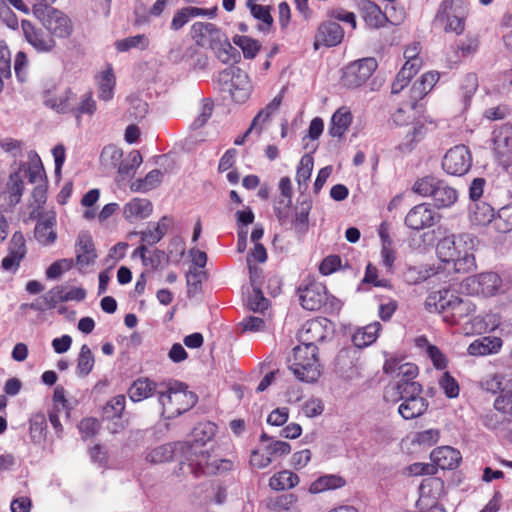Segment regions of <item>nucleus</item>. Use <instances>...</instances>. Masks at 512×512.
<instances>
[{
    "label": "nucleus",
    "instance_id": "1",
    "mask_svg": "<svg viewBox=\"0 0 512 512\" xmlns=\"http://www.w3.org/2000/svg\"><path fill=\"white\" fill-rule=\"evenodd\" d=\"M198 447L193 448L187 443L175 442L166 443L146 451L145 459L150 464H162L174 458L176 453H181L182 460L180 461L181 470L199 477L202 474H215L219 471V467L208 462L209 455L197 450Z\"/></svg>",
    "mask_w": 512,
    "mask_h": 512
},
{
    "label": "nucleus",
    "instance_id": "2",
    "mask_svg": "<svg viewBox=\"0 0 512 512\" xmlns=\"http://www.w3.org/2000/svg\"><path fill=\"white\" fill-rule=\"evenodd\" d=\"M476 242L469 233L450 234L438 241L436 253L439 260L451 264L455 272L468 273L476 268Z\"/></svg>",
    "mask_w": 512,
    "mask_h": 512
},
{
    "label": "nucleus",
    "instance_id": "3",
    "mask_svg": "<svg viewBox=\"0 0 512 512\" xmlns=\"http://www.w3.org/2000/svg\"><path fill=\"white\" fill-rule=\"evenodd\" d=\"M425 309L430 313H439L449 325L459 324L462 319L475 312V305L469 299L455 295L449 289L430 293L425 302Z\"/></svg>",
    "mask_w": 512,
    "mask_h": 512
},
{
    "label": "nucleus",
    "instance_id": "4",
    "mask_svg": "<svg viewBox=\"0 0 512 512\" xmlns=\"http://www.w3.org/2000/svg\"><path fill=\"white\" fill-rule=\"evenodd\" d=\"M190 33L198 46L210 48L216 58L224 64L236 61L239 57L226 34L214 23L195 22Z\"/></svg>",
    "mask_w": 512,
    "mask_h": 512
},
{
    "label": "nucleus",
    "instance_id": "5",
    "mask_svg": "<svg viewBox=\"0 0 512 512\" xmlns=\"http://www.w3.org/2000/svg\"><path fill=\"white\" fill-rule=\"evenodd\" d=\"M158 402L162 415L168 419L175 418L190 410L197 402L195 393L189 391L184 383L174 381L157 390Z\"/></svg>",
    "mask_w": 512,
    "mask_h": 512
},
{
    "label": "nucleus",
    "instance_id": "6",
    "mask_svg": "<svg viewBox=\"0 0 512 512\" xmlns=\"http://www.w3.org/2000/svg\"><path fill=\"white\" fill-rule=\"evenodd\" d=\"M288 368L301 382L313 383L321 376L317 346H296L288 359Z\"/></svg>",
    "mask_w": 512,
    "mask_h": 512
},
{
    "label": "nucleus",
    "instance_id": "7",
    "mask_svg": "<svg viewBox=\"0 0 512 512\" xmlns=\"http://www.w3.org/2000/svg\"><path fill=\"white\" fill-rule=\"evenodd\" d=\"M469 6L464 0H442L434 16V24L445 33L462 35L466 29Z\"/></svg>",
    "mask_w": 512,
    "mask_h": 512
},
{
    "label": "nucleus",
    "instance_id": "8",
    "mask_svg": "<svg viewBox=\"0 0 512 512\" xmlns=\"http://www.w3.org/2000/svg\"><path fill=\"white\" fill-rule=\"evenodd\" d=\"M217 84L219 89L229 93L232 100L236 103L246 102L252 92V85L248 74L235 66H230L219 72Z\"/></svg>",
    "mask_w": 512,
    "mask_h": 512
},
{
    "label": "nucleus",
    "instance_id": "9",
    "mask_svg": "<svg viewBox=\"0 0 512 512\" xmlns=\"http://www.w3.org/2000/svg\"><path fill=\"white\" fill-rule=\"evenodd\" d=\"M33 15L53 38H67L73 31L70 18L49 5H33Z\"/></svg>",
    "mask_w": 512,
    "mask_h": 512
},
{
    "label": "nucleus",
    "instance_id": "10",
    "mask_svg": "<svg viewBox=\"0 0 512 512\" xmlns=\"http://www.w3.org/2000/svg\"><path fill=\"white\" fill-rule=\"evenodd\" d=\"M502 287V279L497 273L485 272L467 277L461 283V290L469 295L490 297Z\"/></svg>",
    "mask_w": 512,
    "mask_h": 512
},
{
    "label": "nucleus",
    "instance_id": "11",
    "mask_svg": "<svg viewBox=\"0 0 512 512\" xmlns=\"http://www.w3.org/2000/svg\"><path fill=\"white\" fill-rule=\"evenodd\" d=\"M377 67L378 63L373 57L356 60L345 67L342 83L347 88H358L367 82Z\"/></svg>",
    "mask_w": 512,
    "mask_h": 512
},
{
    "label": "nucleus",
    "instance_id": "12",
    "mask_svg": "<svg viewBox=\"0 0 512 512\" xmlns=\"http://www.w3.org/2000/svg\"><path fill=\"white\" fill-rule=\"evenodd\" d=\"M311 208L312 203L304 199L295 206L292 218L289 217V208L281 206L275 207V214L281 225H290L298 234L303 235L308 231Z\"/></svg>",
    "mask_w": 512,
    "mask_h": 512
},
{
    "label": "nucleus",
    "instance_id": "13",
    "mask_svg": "<svg viewBox=\"0 0 512 512\" xmlns=\"http://www.w3.org/2000/svg\"><path fill=\"white\" fill-rule=\"evenodd\" d=\"M472 166V154L465 145L450 148L443 157L442 168L453 176L465 175Z\"/></svg>",
    "mask_w": 512,
    "mask_h": 512
},
{
    "label": "nucleus",
    "instance_id": "14",
    "mask_svg": "<svg viewBox=\"0 0 512 512\" xmlns=\"http://www.w3.org/2000/svg\"><path fill=\"white\" fill-rule=\"evenodd\" d=\"M217 432V426L212 422H200L198 423L192 430V439L193 443L186 442L189 446L193 448H197L198 452H204L205 454L209 455L210 458L208 459V462L211 464H214L219 467V470L221 468L228 469V466L230 465V462L227 460H218L215 457H212L209 452L205 449H203V446L212 440Z\"/></svg>",
    "mask_w": 512,
    "mask_h": 512
},
{
    "label": "nucleus",
    "instance_id": "15",
    "mask_svg": "<svg viewBox=\"0 0 512 512\" xmlns=\"http://www.w3.org/2000/svg\"><path fill=\"white\" fill-rule=\"evenodd\" d=\"M331 326L327 318L308 320L299 331V346H316V343L324 341L332 333Z\"/></svg>",
    "mask_w": 512,
    "mask_h": 512
},
{
    "label": "nucleus",
    "instance_id": "16",
    "mask_svg": "<svg viewBox=\"0 0 512 512\" xmlns=\"http://www.w3.org/2000/svg\"><path fill=\"white\" fill-rule=\"evenodd\" d=\"M24 188L22 167H19L17 171L10 174L5 190L0 193V208L8 211L20 203Z\"/></svg>",
    "mask_w": 512,
    "mask_h": 512
},
{
    "label": "nucleus",
    "instance_id": "17",
    "mask_svg": "<svg viewBox=\"0 0 512 512\" xmlns=\"http://www.w3.org/2000/svg\"><path fill=\"white\" fill-rule=\"evenodd\" d=\"M21 28L25 40L39 53H49L56 47V41L49 34H45L43 30L35 26L28 20H23Z\"/></svg>",
    "mask_w": 512,
    "mask_h": 512
},
{
    "label": "nucleus",
    "instance_id": "18",
    "mask_svg": "<svg viewBox=\"0 0 512 512\" xmlns=\"http://www.w3.org/2000/svg\"><path fill=\"white\" fill-rule=\"evenodd\" d=\"M76 265L81 272L94 265L97 259L96 249L91 235L88 232H80L75 244Z\"/></svg>",
    "mask_w": 512,
    "mask_h": 512
},
{
    "label": "nucleus",
    "instance_id": "19",
    "mask_svg": "<svg viewBox=\"0 0 512 512\" xmlns=\"http://www.w3.org/2000/svg\"><path fill=\"white\" fill-rule=\"evenodd\" d=\"M27 253L26 241L21 232H15L8 247V254L2 260L1 267L7 272L15 273Z\"/></svg>",
    "mask_w": 512,
    "mask_h": 512
},
{
    "label": "nucleus",
    "instance_id": "20",
    "mask_svg": "<svg viewBox=\"0 0 512 512\" xmlns=\"http://www.w3.org/2000/svg\"><path fill=\"white\" fill-rule=\"evenodd\" d=\"M299 299L304 309L319 310L327 299L326 287L319 282H311L304 288H299Z\"/></svg>",
    "mask_w": 512,
    "mask_h": 512
},
{
    "label": "nucleus",
    "instance_id": "21",
    "mask_svg": "<svg viewBox=\"0 0 512 512\" xmlns=\"http://www.w3.org/2000/svg\"><path fill=\"white\" fill-rule=\"evenodd\" d=\"M438 220V215L429 204L414 206L405 217V224L413 230H421L433 226Z\"/></svg>",
    "mask_w": 512,
    "mask_h": 512
},
{
    "label": "nucleus",
    "instance_id": "22",
    "mask_svg": "<svg viewBox=\"0 0 512 512\" xmlns=\"http://www.w3.org/2000/svg\"><path fill=\"white\" fill-rule=\"evenodd\" d=\"M344 38V30L341 25L334 21L323 22L315 35L314 47H333L341 43Z\"/></svg>",
    "mask_w": 512,
    "mask_h": 512
},
{
    "label": "nucleus",
    "instance_id": "23",
    "mask_svg": "<svg viewBox=\"0 0 512 512\" xmlns=\"http://www.w3.org/2000/svg\"><path fill=\"white\" fill-rule=\"evenodd\" d=\"M422 386L418 382L397 381L388 386L384 392L386 401H404L407 398L421 396Z\"/></svg>",
    "mask_w": 512,
    "mask_h": 512
},
{
    "label": "nucleus",
    "instance_id": "24",
    "mask_svg": "<svg viewBox=\"0 0 512 512\" xmlns=\"http://www.w3.org/2000/svg\"><path fill=\"white\" fill-rule=\"evenodd\" d=\"M282 97L276 96L269 104H267L258 114L254 117L250 128L244 133V135L237 137L234 140L235 145H242L245 142L246 137L253 131L256 130L258 134L264 128V125L269 121L272 114H274L281 105Z\"/></svg>",
    "mask_w": 512,
    "mask_h": 512
},
{
    "label": "nucleus",
    "instance_id": "25",
    "mask_svg": "<svg viewBox=\"0 0 512 512\" xmlns=\"http://www.w3.org/2000/svg\"><path fill=\"white\" fill-rule=\"evenodd\" d=\"M503 340L496 336H482L472 341L467 347V354L473 357H485L498 354Z\"/></svg>",
    "mask_w": 512,
    "mask_h": 512
},
{
    "label": "nucleus",
    "instance_id": "26",
    "mask_svg": "<svg viewBox=\"0 0 512 512\" xmlns=\"http://www.w3.org/2000/svg\"><path fill=\"white\" fill-rule=\"evenodd\" d=\"M430 459L434 467L437 466L443 470H452L459 466L462 457L457 449L451 446H441L431 452Z\"/></svg>",
    "mask_w": 512,
    "mask_h": 512
},
{
    "label": "nucleus",
    "instance_id": "27",
    "mask_svg": "<svg viewBox=\"0 0 512 512\" xmlns=\"http://www.w3.org/2000/svg\"><path fill=\"white\" fill-rule=\"evenodd\" d=\"M152 212L153 205L151 201L137 197L127 202L123 208V215L130 222L148 218Z\"/></svg>",
    "mask_w": 512,
    "mask_h": 512
},
{
    "label": "nucleus",
    "instance_id": "28",
    "mask_svg": "<svg viewBox=\"0 0 512 512\" xmlns=\"http://www.w3.org/2000/svg\"><path fill=\"white\" fill-rule=\"evenodd\" d=\"M172 223V218L168 216H163L156 223H150L145 230L138 233L141 241L147 245L158 243L165 236Z\"/></svg>",
    "mask_w": 512,
    "mask_h": 512
},
{
    "label": "nucleus",
    "instance_id": "29",
    "mask_svg": "<svg viewBox=\"0 0 512 512\" xmlns=\"http://www.w3.org/2000/svg\"><path fill=\"white\" fill-rule=\"evenodd\" d=\"M361 10L365 22L373 28L383 27L388 20L397 21V19H390L388 6L385 7V11H382L374 2L366 1L362 4Z\"/></svg>",
    "mask_w": 512,
    "mask_h": 512
},
{
    "label": "nucleus",
    "instance_id": "30",
    "mask_svg": "<svg viewBox=\"0 0 512 512\" xmlns=\"http://www.w3.org/2000/svg\"><path fill=\"white\" fill-rule=\"evenodd\" d=\"M215 11H216V8H214V10L210 11V10H207L204 8H198V7H192V6L184 7L175 12V14L173 15L171 24H170V28L174 31H178V30L182 29L192 18L199 17V16L214 17Z\"/></svg>",
    "mask_w": 512,
    "mask_h": 512
},
{
    "label": "nucleus",
    "instance_id": "31",
    "mask_svg": "<svg viewBox=\"0 0 512 512\" xmlns=\"http://www.w3.org/2000/svg\"><path fill=\"white\" fill-rule=\"evenodd\" d=\"M56 225V217L54 213L48 214L43 220L37 222L35 226V238L44 246L51 245L57 238L54 229Z\"/></svg>",
    "mask_w": 512,
    "mask_h": 512
},
{
    "label": "nucleus",
    "instance_id": "32",
    "mask_svg": "<svg viewBox=\"0 0 512 512\" xmlns=\"http://www.w3.org/2000/svg\"><path fill=\"white\" fill-rule=\"evenodd\" d=\"M494 209L487 202H473L469 206V220L475 226L493 224Z\"/></svg>",
    "mask_w": 512,
    "mask_h": 512
},
{
    "label": "nucleus",
    "instance_id": "33",
    "mask_svg": "<svg viewBox=\"0 0 512 512\" xmlns=\"http://www.w3.org/2000/svg\"><path fill=\"white\" fill-rule=\"evenodd\" d=\"M351 122L352 114L349 108L342 106L332 115L328 132L332 137L340 138L346 133Z\"/></svg>",
    "mask_w": 512,
    "mask_h": 512
},
{
    "label": "nucleus",
    "instance_id": "34",
    "mask_svg": "<svg viewBox=\"0 0 512 512\" xmlns=\"http://www.w3.org/2000/svg\"><path fill=\"white\" fill-rule=\"evenodd\" d=\"M427 408V400L422 396H417L402 401L398 407V412L404 419L410 420L424 414Z\"/></svg>",
    "mask_w": 512,
    "mask_h": 512
},
{
    "label": "nucleus",
    "instance_id": "35",
    "mask_svg": "<svg viewBox=\"0 0 512 512\" xmlns=\"http://www.w3.org/2000/svg\"><path fill=\"white\" fill-rule=\"evenodd\" d=\"M65 302L63 285L56 286L47 293L37 298L29 307L35 311H45L55 308L59 303Z\"/></svg>",
    "mask_w": 512,
    "mask_h": 512
},
{
    "label": "nucleus",
    "instance_id": "36",
    "mask_svg": "<svg viewBox=\"0 0 512 512\" xmlns=\"http://www.w3.org/2000/svg\"><path fill=\"white\" fill-rule=\"evenodd\" d=\"M438 80L439 74L437 72L424 73L410 88V98L414 101L422 99L432 90Z\"/></svg>",
    "mask_w": 512,
    "mask_h": 512
},
{
    "label": "nucleus",
    "instance_id": "37",
    "mask_svg": "<svg viewBox=\"0 0 512 512\" xmlns=\"http://www.w3.org/2000/svg\"><path fill=\"white\" fill-rule=\"evenodd\" d=\"M256 0H248L247 7L252 16L259 21L258 30L263 33H269L273 26V17L269 6H263L255 3Z\"/></svg>",
    "mask_w": 512,
    "mask_h": 512
},
{
    "label": "nucleus",
    "instance_id": "38",
    "mask_svg": "<svg viewBox=\"0 0 512 512\" xmlns=\"http://www.w3.org/2000/svg\"><path fill=\"white\" fill-rule=\"evenodd\" d=\"M380 330L381 324L379 322L368 324L354 332L352 342L358 348L368 347L376 341Z\"/></svg>",
    "mask_w": 512,
    "mask_h": 512
},
{
    "label": "nucleus",
    "instance_id": "39",
    "mask_svg": "<svg viewBox=\"0 0 512 512\" xmlns=\"http://www.w3.org/2000/svg\"><path fill=\"white\" fill-rule=\"evenodd\" d=\"M300 482L299 476L290 471L282 470L273 474L269 479V487L275 491L290 490Z\"/></svg>",
    "mask_w": 512,
    "mask_h": 512
},
{
    "label": "nucleus",
    "instance_id": "40",
    "mask_svg": "<svg viewBox=\"0 0 512 512\" xmlns=\"http://www.w3.org/2000/svg\"><path fill=\"white\" fill-rule=\"evenodd\" d=\"M28 163H22V167L29 179L30 183H38L43 181L45 171L39 155L35 151H30L27 155Z\"/></svg>",
    "mask_w": 512,
    "mask_h": 512
},
{
    "label": "nucleus",
    "instance_id": "41",
    "mask_svg": "<svg viewBox=\"0 0 512 512\" xmlns=\"http://www.w3.org/2000/svg\"><path fill=\"white\" fill-rule=\"evenodd\" d=\"M157 390V385L153 381L140 378L133 382L128 393L133 402H140L153 395L154 392L157 394Z\"/></svg>",
    "mask_w": 512,
    "mask_h": 512
},
{
    "label": "nucleus",
    "instance_id": "42",
    "mask_svg": "<svg viewBox=\"0 0 512 512\" xmlns=\"http://www.w3.org/2000/svg\"><path fill=\"white\" fill-rule=\"evenodd\" d=\"M480 46V40L477 35H467L465 38L457 41L452 49L458 59H465L474 56Z\"/></svg>",
    "mask_w": 512,
    "mask_h": 512
},
{
    "label": "nucleus",
    "instance_id": "43",
    "mask_svg": "<svg viewBox=\"0 0 512 512\" xmlns=\"http://www.w3.org/2000/svg\"><path fill=\"white\" fill-rule=\"evenodd\" d=\"M457 198V191L453 187H450L443 180H440L432 197L434 204L438 208H445L453 205Z\"/></svg>",
    "mask_w": 512,
    "mask_h": 512
},
{
    "label": "nucleus",
    "instance_id": "44",
    "mask_svg": "<svg viewBox=\"0 0 512 512\" xmlns=\"http://www.w3.org/2000/svg\"><path fill=\"white\" fill-rule=\"evenodd\" d=\"M98 98L102 101H110L114 96L115 76L111 68L103 71L97 77Z\"/></svg>",
    "mask_w": 512,
    "mask_h": 512
},
{
    "label": "nucleus",
    "instance_id": "45",
    "mask_svg": "<svg viewBox=\"0 0 512 512\" xmlns=\"http://www.w3.org/2000/svg\"><path fill=\"white\" fill-rule=\"evenodd\" d=\"M76 96L71 90H66L58 96L47 97L45 104L58 113L72 112L73 102Z\"/></svg>",
    "mask_w": 512,
    "mask_h": 512
},
{
    "label": "nucleus",
    "instance_id": "46",
    "mask_svg": "<svg viewBox=\"0 0 512 512\" xmlns=\"http://www.w3.org/2000/svg\"><path fill=\"white\" fill-rule=\"evenodd\" d=\"M345 485V480L338 475H324L313 481L309 487L311 494H319L327 490L341 488Z\"/></svg>",
    "mask_w": 512,
    "mask_h": 512
},
{
    "label": "nucleus",
    "instance_id": "47",
    "mask_svg": "<svg viewBox=\"0 0 512 512\" xmlns=\"http://www.w3.org/2000/svg\"><path fill=\"white\" fill-rule=\"evenodd\" d=\"M29 432L31 440L40 444L45 441L47 435V421L44 413L37 412L30 417Z\"/></svg>",
    "mask_w": 512,
    "mask_h": 512
},
{
    "label": "nucleus",
    "instance_id": "48",
    "mask_svg": "<svg viewBox=\"0 0 512 512\" xmlns=\"http://www.w3.org/2000/svg\"><path fill=\"white\" fill-rule=\"evenodd\" d=\"M163 173L159 169L150 171L144 178L133 181L130 189L133 192L146 193L156 188L162 181Z\"/></svg>",
    "mask_w": 512,
    "mask_h": 512
},
{
    "label": "nucleus",
    "instance_id": "49",
    "mask_svg": "<svg viewBox=\"0 0 512 512\" xmlns=\"http://www.w3.org/2000/svg\"><path fill=\"white\" fill-rule=\"evenodd\" d=\"M142 156L139 151L133 150L126 156L123 155L122 161L117 166L116 170L122 177L133 174L136 169L142 164Z\"/></svg>",
    "mask_w": 512,
    "mask_h": 512
},
{
    "label": "nucleus",
    "instance_id": "50",
    "mask_svg": "<svg viewBox=\"0 0 512 512\" xmlns=\"http://www.w3.org/2000/svg\"><path fill=\"white\" fill-rule=\"evenodd\" d=\"M95 364L94 355L88 345L83 344L77 358L76 374L79 377L87 376Z\"/></svg>",
    "mask_w": 512,
    "mask_h": 512
},
{
    "label": "nucleus",
    "instance_id": "51",
    "mask_svg": "<svg viewBox=\"0 0 512 512\" xmlns=\"http://www.w3.org/2000/svg\"><path fill=\"white\" fill-rule=\"evenodd\" d=\"M96 108V101L93 99L92 93L86 92L80 97L78 102L76 100L73 102L71 113L79 119L82 115H93Z\"/></svg>",
    "mask_w": 512,
    "mask_h": 512
},
{
    "label": "nucleus",
    "instance_id": "52",
    "mask_svg": "<svg viewBox=\"0 0 512 512\" xmlns=\"http://www.w3.org/2000/svg\"><path fill=\"white\" fill-rule=\"evenodd\" d=\"M148 46L149 39L144 34L127 37L115 42V48L118 52H127L131 49L145 50Z\"/></svg>",
    "mask_w": 512,
    "mask_h": 512
},
{
    "label": "nucleus",
    "instance_id": "53",
    "mask_svg": "<svg viewBox=\"0 0 512 512\" xmlns=\"http://www.w3.org/2000/svg\"><path fill=\"white\" fill-rule=\"evenodd\" d=\"M233 43L241 48L243 56L246 59L255 58L261 48L259 41L244 35L234 36Z\"/></svg>",
    "mask_w": 512,
    "mask_h": 512
},
{
    "label": "nucleus",
    "instance_id": "54",
    "mask_svg": "<svg viewBox=\"0 0 512 512\" xmlns=\"http://www.w3.org/2000/svg\"><path fill=\"white\" fill-rule=\"evenodd\" d=\"M314 167V159L311 154H305L301 157L299 165L296 171V181L299 185V189L302 187L306 188L307 182L311 177V173Z\"/></svg>",
    "mask_w": 512,
    "mask_h": 512
},
{
    "label": "nucleus",
    "instance_id": "55",
    "mask_svg": "<svg viewBox=\"0 0 512 512\" xmlns=\"http://www.w3.org/2000/svg\"><path fill=\"white\" fill-rule=\"evenodd\" d=\"M123 154L122 149L115 145H108L103 148L100 160L104 167L116 169L120 161H122Z\"/></svg>",
    "mask_w": 512,
    "mask_h": 512
},
{
    "label": "nucleus",
    "instance_id": "56",
    "mask_svg": "<svg viewBox=\"0 0 512 512\" xmlns=\"http://www.w3.org/2000/svg\"><path fill=\"white\" fill-rule=\"evenodd\" d=\"M417 101L411 99L410 103L398 108L392 115L393 122L398 126H405L415 119V107Z\"/></svg>",
    "mask_w": 512,
    "mask_h": 512
},
{
    "label": "nucleus",
    "instance_id": "57",
    "mask_svg": "<svg viewBox=\"0 0 512 512\" xmlns=\"http://www.w3.org/2000/svg\"><path fill=\"white\" fill-rule=\"evenodd\" d=\"M440 179L434 176H425L418 179L413 185V191L422 197H433Z\"/></svg>",
    "mask_w": 512,
    "mask_h": 512
},
{
    "label": "nucleus",
    "instance_id": "58",
    "mask_svg": "<svg viewBox=\"0 0 512 512\" xmlns=\"http://www.w3.org/2000/svg\"><path fill=\"white\" fill-rule=\"evenodd\" d=\"M471 323L473 331L479 334L492 331L499 325V321L494 314L473 317Z\"/></svg>",
    "mask_w": 512,
    "mask_h": 512
},
{
    "label": "nucleus",
    "instance_id": "59",
    "mask_svg": "<svg viewBox=\"0 0 512 512\" xmlns=\"http://www.w3.org/2000/svg\"><path fill=\"white\" fill-rule=\"evenodd\" d=\"M124 395H117L107 402L103 408V415L107 419L120 418L125 409Z\"/></svg>",
    "mask_w": 512,
    "mask_h": 512
},
{
    "label": "nucleus",
    "instance_id": "60",
    "mask_svg": "<svg viewBox=\"0 0 512 512\" xmlns=\"http://www.w3.org/2000/svg\"><path fill=\"white\" fill-rule=\"evenodd\" d=\"M261 441H269L265 448L272 459L277 456H285L291 451L289 443L280 440H272L266 434L261 435Z\"/></svg>",
    "mask_w": 512,
    "mask_h": 512
},
{
    "label": "nucleus",
    "instance_id": "61",
    "mask_svg": "<svg viewBox=\"0 0 512 512\" xmlns=\"http://www.w3.org/2000/svg\"><path fill=\"white\" fill-rule=\"evenodd\" d=\"M493 227L501 233L512 230V207H503L497 216L494 215Z\"/></svg>",
    "mask_w": 512,
    "mask_h": 512
},
{
    "label": "nucleus",
    "instance_id": "62",
    "mask_svg": "<svg viewBox=\"0 0 512 512\" xmlns=\"http://www.w3.org/2000/svg\"><path fill=\"white\" fill-rule=\"evenodd\" d=\"M297 502V496L293 493L282 494L271 501V508L275 512H297L293 507Z\"/></svg>",
    "mask_w": 512,
    "mask_h": 512
},
{
    "label": "nucleus",
    "instance_id": "63",
    "mask_svg": "<svg viewBox=\"0 0 512 512\" xmlns=\"http://www.w3.org/2000/svg\"><path fill=\"white\" fill-rule=\"evenodd\" d=\"M425 484L422 483L420 486V497L418 499L417 505L421 512H447L445 508L437 503L433 498H431L425 492Z\"/></svg>",
    "mask_w": 512,
    "mask_h": 512
},
{
    "label": "nucleus",
    "instance_id": "64",
    "mask_svg": "<svg viewBox=\"0 0 512 512\" xmlns=\"http://www.w3.org/2000/svg\"><path fill=\"white\" fill-rule=\"evenodd\" d=\"M246 304L254 312H263L268 308L269 301L258 287H254L246 299Z\"/></svg>",
    "mask_w": 512,
    "mask_h": 512
}]
</instances>
